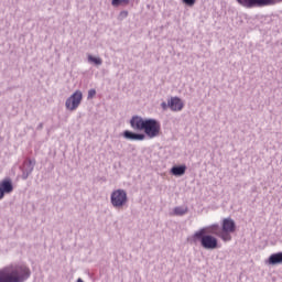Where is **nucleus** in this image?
<instances>
[{
	"label": "nucleus",
	"mask_w": 282,
	"mask_h": 282,
	"mask_svg": "<svg viewBox=\"0 0 282 282\" xmlns=\"http://www.w3.org/2000/svg\"><path fill=\"white\" fill-rule=\"evenodd\" d=\"M32 271L25 264H11L1 271V282H25Z\"/></svg>",
	"instance_id": "1"
},
{
	"label": "nucleus",
	"mask_w": 282,
	"mask_h": 282,
	"mask_svg": "<svg viewBox=\"0 0 282 282\" xmlns=\"http://www.w3.org/2000/svg\"><path fill=\"white\" fill-rule=\"evenodd\" d=\"M187 241L194 245L200 243L204 250H217V248H219V240H217L215 236L208 234L206 228H200L195 231L193 236L187 238Z\"/></svg>",
	"instance_id": "2"
},
{
	"label": "nucleus",
	"mask_w": 282,
	"mask_h": 282,
	"mask_svg": "<svg viewBox=\"0 0 282 282\" xmlns=\"http://www.w3.org/2000/svg\"><path fill=\"white\" fill-rule=\"evenodd\" d=\"M241 8L252 10V8H265L268 6H276L282 3V0H236Z\"/></svg>",
	"instance_id": "3"
},
{
	"label": "nucleus",
	"mask_w": 282,
	"mask_h": 282,
	"mask_svg": "<svg viewBox=\"0 0 282 282\" xmlns=\"http://www.w3.org/2000/svg\"><path fill=\"white\" fill-rule=\"evenodd\" d=\"M129 202V197L127 196V191L119 188L112 191L110 194V204L113 208L120 209L127 206Z\"/></svg>",
	"instance_id": "4"
},
{
	"label": "nucleus",
	"mask_w": 282,
	"mask_h": 282,
	"mask_svg": "<svg viewBox=\"0 0 282 282\" xmlns=\"http://www.w3.org/2000/svg\"><path fill=\"white\" fill-rule=\"evenodd\" d=\"M161 129L162 126L156 119H145L143 131L148 138H158V135H160Z\"/></svg>",
	"instance_id": "5"
},
{
	"label": "nucleus",
	"mask_w": 282,
	"mask_h": 282,
	"mask_svg": "<svg viewBox=\"0 0 282 282\" xmlns=\"http://www.w3.org/2000/svg\"><path fill=\"white\" fill-rule=\"evenodd\" d=\"M83 102V91L76 90L70 97L65 101V107L68 111H76Z\"/></svg>",
	"instance_id": "6"
},
{
	"label": "nucleus",
	"mask_w": 282,
	"mask_h": 282,
	"mask_svg": "<svg viewBox=\"0 0 282 282\" xmlns=\"http://www.w3.org/2000/svg\"><path fill=\"white\" fill-rule=\"evenodd\" d=\"M35 166H36L35 159H26L22 167V180H28L30 175H32Z\"/></svg>",
	"instance_id": "7"
},
{
	"label": "nucleus",
	"mask_w": 282,
	"mask_h": 282,
	"mask_svg": "<svg viewBox=\"0 0 282 282\" xmlns=\"http://www.w3.org/2000/svg\"><path fill=\"white\" fill-rule=\"evenodd\" d=\"M145 124H147V119L138 115L132 116V118L130 119V127L134 131H144Z\"/></svg>",
	"instance_id": "8"
},
{
	"label": "nucleus",
	"mask_w": 282,
	"mask_h": 282,
	"mask_svg": "<svg viewBox=\"0 0 282 282\" xmlns=\"http://www.w3.org/2000/svg\"><path fill=\"white\" fill-rule=\"evenodd\" d=\"M122 135L126 140H131L135 142H142V140L147 138V134L133 132L131 130H124Z\"/></svg>",
	"instance_id": "9"
},
{
	"label": "nucleus",
	"mask_w": 282,
	"mask_h": 282,
	"mask_svg": "<svg viewBox=\"0 0 282 282\" xmlns=\"http://www.w3.org/2000/svg\"><path fill=\"white\" fill-rule=\"evenodd\" d=\"M14 191V185L12 184V178L7 177L1 182V198L3 195H10Z\"/></svg>",
	"instance_id": "10"
},
{
	"label": "nucleus",
	"mask_w": 282,
	"mask_h": 282,
	"mask_svg": "<svg viewBox=\"0 0 282 282\" xmlns=\"http://www.w3.org/2000/svg\"><path fill=\"white\" fill-rule=\"evenodd\" d=\"M169 107L171 111H182L184 109V101L180 97H171L169 99Z\"/></svg>",
	"instance_id": "11"
},
{
	"label": "nucleus",
	"mask_w": 282,
	"mask_h": 282,
	"mask_svg": "<svg viewBox=\"0 0 282 282\" xmlns=\"http://www.w3.org/2000/svg\"><path fill=\"white\" fill-rule=\"evenodd\" d=\"M221 230L224 232H235V230H237V224H235V220L232 218H225L223 220Z\"/></svg>",
	"instance_id": "12"
},
{
	"label": "nucleus",
	"mask_w": 282,
	"mask_h": 282,
	"mask_svg": "<svg viewBox=\"0 0 282 282\" xmlns=\"http://www.w3.org/2000/svg\"><path fill=\"white\" fill-rule=\"evenodd\" d=\"M269 265H279L282 263V251L278 253H272L268 259Z\"/></svg>",
	"instance_id": "13"
},
{
	"label": "nucleus",
	"mask_w": 282,
	"mask_h": 282,
	"mask_svg": "<svg viewBox=\"0 0 282 282\" xmlns=\"http://www.w3.org/2000/svg\"><path fill=\"white\" fill-rule=\"evenodd\" d=\"M172 175H175V177H182L186 173V165H174L171 169Z\"/></svg>",
	"instance_id": "14"
},
{
	"label": "nucleus",
	"mask_w": 282,
	"mask_h": 282,
	"mask_svg": "<svg viewBox=\"0 0 282 282\" xmlns=\"http://www.w3.org/2000/svg\"><path fill=\"white\" fill-rule=\"evenodd\" d=\"M207 229V235H216V237H219L221 232V228L219 227V224H214L208 227H203Z\"/></svg>",
	"instance_id": "15"
},
{
	"label": "nucleus",
	"mask_w": 282,
	"mask_h": 282,
	"mask_svg": "<svg viewBox=\"0 0 282 282\" xmlns=\"http://www.w3.org/2000/svg\"><path fill=\"white\" fill-rule=\"evenodd\" d=\"M186 213H188V207L177 206L173 209V215H175L176 217H184Z\"/></svg>",
	"instance_id": "16"
},
{
	"label": "nucleus",
	"mask_w": 282,
	"mask_h": 282,
	"mask_svg": "<svg viewBox=\"0 0 282 282\" xmlns=\"http://www.w3.org/2000/svg\"><path fill=\"white\" fill-rule=\"evenodd\" d=\"M130 2V0H111V6L113 8H120V6L127 7Z\"/></svg>",
	"instance_id": "17"
},
{
	"label": "nucleus",
	"mask_w": 282,
	"mask_h": 282,
	"mask_svg": "<svg viewBox=\"0 0 282 282\" xmlns=\"http://www.w3.org/2000/svg\"><path fill=\"white\" fill-rule=\"evenodd\" d=\"M232 231H224V229H221L220 234L218 235V237L220 239H223L224 241H232V236H230Z\"/></svg>",
	"instance_id": "18"
},
{
	"label": "nucleus",
	"mask_w": 282,
	"mask_h": 282,
	"mask_svg": "<svg viewBox=\"0 0 282 282\" xmlns=\"http://www.w3.org/2000/svg\"><path fill=\"white\" fill-rule=\"evenodd\" d=\"M127 17H129V11L122 10L119 12L117 19H118V21H124V19H127Z\"/></svg>",
	"instance_id": "19"
},
{
	"label": "nucleus",
	"mask_w": 282,
	"mask_h": 282,
	"mask_svg": "<svg viewBox=\"0 0 282 282\" xmlns=\"http://www.w3.org/2000/svg\"><path fill=\"white\" fill-rule=\"evenodd\" d=\"M88 61H90V63H95V65H102V59L100 57L89 55Z\"/></svg>",
	"instance_id": "20"
},
{
	"label": "nucleus",
	"mask_w": 282,
	"mask_h": 282,
	"mask_svg": "<svg viewBox=\"0 0 282 282\" xmlns=\"http://www.w3.org/2000/svg\"><path fill=\"white\" fill-rule=\"evenodd\" d=\"M182 3H184V6H187V8H193V6L197 3V0H182Z\"/></svg>",
	"instance_id": "21"
},
{
	"label": "nucleus",
	"mask_w": 282,
	"mask_h": 282,
	"mask_svg": "<svg viewBox=\"0 0 282 282\" xmlns=\"http://www.w3.org/2000/svg\"><path fill=\"white\" fill-rule=\"evenodd\" d=\"M94 96H96V89H89L88 90V100L94 98Z\"/></svg>",
	"instance_id": "22"
},
{
	"label": "nucleus",
	"mask_w": 282,
	"mask_h": 282,
	"mask_svg": "<svg viewBox=\"0 0 282 282\" xmlns=\"http://www.w3.org/2000/svg\"><path fill=\"white\" fill-rule=\"evenodd\" d=\"M169 108H170L169 100H167V104L165 101L161 102V109H163V111H166Z\"/></svg>",
	"instance_id": "23"
},
{
	"label": "nucleus",
	"mask_w": 282,
	"mask_h": 282,
	"mask_svg": "<svg viewBox=\"0 0 282 282\" xmlns=\"http://www.w3.org/2000/svg\"><path fill=\"white\" fill-rule=\"evenodd\" d=\"M36 129L37 131H41V129H43V123H40Z\"/></svg>",
	"instance_id": "24"
}]
</instances>
